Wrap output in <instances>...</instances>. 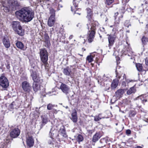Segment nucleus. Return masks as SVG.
Returning a JSON list of instances; mask_svg holds the SVG:
<instances>
[{
    "mask_svg": "<svg viewBox=\"0 0 148 148\" xmlns=\"http://www.w3.org/2000/svg\"><path fill=\"white\" fill-rule=\"evenodd\" d=\"M58 136H59V135L58 134L57 135V137H58Z\"/></svg>",
    "mask_w": 148,
    "mask_h": 148,
    "instance_id": "774afa93",
    "label": "nucleus"
},
{
    "mask_svg": "<svg viewBox=\"0 0 148 148\" xmlns=\"http://www.w3.org/2000/svg\"><path fill=\"white\" fill-rule=\"evenodd\" d=\"M56 106L54 104H52L51 103H49L47 105V108L49 110H52L54 109V107Z\"/></svg>",
    "mask_w": 148,
    "mask_h": 148,
    "instance_id": "2f4dec72",
    "label": "nucleus"
},
{
    "mask_svg": "<svg viewBox=\"0 0 148 148\" xmlns=\"http://www.w3.org/2000/svg\"><path fill=\"white\" fill-rule=\"evenodd\" d=\"M55 18L53 16H50L48 21V25L49 27H52L53 25L55 23Z\"/></svg>",
    "mask_w": 148,
    "mask_h": 148,
    "instance_id": "dca6fc26",
    "label": "nucleus"
},
{
    "mask_svg": "<svg viewBox=\"0 0 148 148\" xmlns=\"http://www.w3.org/2000/svg\"><path fill=\"white\" fill-rule=\"evenodd\" d=\"M15 104V102L14 101L10 105V106H11L12 108H14V106H13Z\"/></svg>",
    "mask_w": 148,
    "mask_h": 148,
    "instance_id": "603ef678",
    "label": "nucleus"
},
{
    "mask_svg": "<svg viewBox=\"0 0 148 148\" xmlns=\"http://www.w3.org/2000/svg\"><path fill=\"white\" fill-rule=\"evenodd\" d=\"M147 101V100L146 98H144V100L142 101V103H143L146 102Z\"/></svg>",
    "mask_w": 148,
    "mask_h": 148,
    "instance_id": "3c124183",
    "label": "nucleus"
},
{
    "mask_svg": "<svg viewBox=\"0 0 148 148\" xmlns=\"http://www.w3.org/2000/svg\"><path fill=\"white\" fill-rule=\"evenodd\" d=\"M123 17V16L122 15L121 16V18H122Z\"/></svg>",
    "mask_w": 148,
    "mask_h": 148,
    "instance_id": "338daca9",
    "label": "nucleus"
},
{
    "mask_svg": "<svg viewBox=\"0 0 148 148\" xmlns=\"http://www.w3.org/2000/svg\"><path fill=\"white\" fill-rule=\"evenodd\" d=\"M93 56L92 55H89L86 58V60L89 63L91 62L93 60Z\"/></svg>",
    "mask_w": 148,
    "mask_h": 148,
    "instance_id": "f704fd0d",
    "label": "nucleus"
},
{
    "mask_svg": "<svg viewBox=\"0 0 148 148\" xmlns=\"http://www.w3.org/2000/svg\"><path fill=\"white\" fill-rule=\"evenodd\" d=\"M135 148H142V147L140 146H137Z\"/></svg>",
    "mask_w": 148,
    "mask_h": 148,
    "instance_id": "bf43d9fd",
    "label": "nucleus"
},
{
    "mask_svg": "<svg viewBox=\"0 0 148 148\" xmlns=\"http://www.w3.org/2000/svg\"><path fill=\"white\" fill-rule=\"evenodd\" d=\"M20 131L18 128L12 130L10 133V136L12 138H16L20 134Z\"/></svg>",
    "mask_w": 148,
    "mask_h": 148,
    "instance_id": "9b49d317",
    "label": "nucleus"
},
{
    "mask_svg": "<svg viewBox=\"0 0 148 148\" xmlns=\"http://www.w3.org/2000/svg\"><path fill=\"white\" fill-rule=\"evenodd\" d=\"M16 45L18 48L22 49L24 50V46L23 44L21 42L18 41L16 43Z\"/></svg>",
    "mask_w": 148,
    "mask_h": 148,
    "instance_id": "bb28decb",
    "label": "nucleus"
},
{
    "mask_svg": "<svg viewBox=\"0 0 148 148\" xmlns=\"http://www.w3.org/2000/svg\"><path fill=\"white\" fill-rule=\"evenodd\" d=\"M118 125V123H116V125Z\"/></svg>",
    "mask_w": 148,
    "mask_h": 148,
    "instance_id": "69168bd1",
    "label": "nucleus"
},
{
    "mask_svg": "<svg viewBox=\"0 0 148 148\" xmlns=\"http://www.w3.org/2000/svg\"><path fill=\"white\" fill-rule=\"evenodd\" d=\"M0 85L4 88H6L9 86L8 80L4 73L2 74L0 77Z\"/></svg>",
    "mask_w": 148,
    "mask_h": 148,
    "instance_id": "423d86ee",
    "label": "nucleus"
},
{
    "mask_svg": "<svg viewBox=\"0 0 148 148\" xmlns=\"http://www.w3.org/2000/svg\"><path fill=\"white\" fill-rule=\"evenodd\" d=\"M60 134L64 137H66L67 135L66 133L65 130L64 129V127L62 126L60 129Z\"/></svg>",
    "mask_w": 148,
    "mask_h": 148,
    "instance_id": "cd10ccee",
    "label": "nucleus"
},
{
    "mask_svg": "<svg viewBox=\"0 0 148 148\" xmlns=\"http://www.w3.org/2000/svg\"><path fill=\"white\" fill-rule=\"evenodd\" d=\"M42 118V125H44L48 122V118L47 116L45 115L41 116Z\"/></svg>",
    "mask_w": 148,
    "mask_h": 148,
    "instance_id": "a878e982",
    "label": "nucleus"
},
{
    "mask_svg": "<svg viewBox=\"0 0 148 148\" xmlns=\"http://www.w3.org/2000/svg\"><path fill=\"white\" fill-rule=\"evenodd\" d=\"M108 39L109 42L108 47L110 48L111 46L113 45L116 38V36L114 34H110L108 35Z\"/></svg>",
    "mask_w": 148,
    "mask_h": 148,
    "instance_id": "9d476101",
    "label": "nucleus"
},
{
    "mask_svg": "<svg viewBox=\"0 0 148 148\" xmlns=\"http://www.w3.org/2000/svg\"><path fill=\"white\" fill-rule=\"evenodd\" d=\"M122 4H123V6L122 7V9L121 10V12L123 14L124 13L125 6L128 2L127 1H122Z\"/></svg>",
    "mask_w": 148,
    "mask_h": 148,
    "instance_id": "7c9ffc66",
    "label": "nucleus"
},
{
    "mask_svg": "<svg viewBox=\"0 0 148 148\" xmlns=\"http://www.w3.org/2000/svg\"><path fill=\"white\" fill-rule=\"evenodd\" d=\"M5 3H7V5L4 3V1L2 2L3 5L2 9L6 12L9 11V8L11 7L13 9H16V7L19 5V3L17 1H5Z\"/></svg>",
    "mask_w": 148,
    "mask_h": 148,
    "instance_id": "f03ea898",
    "label": "nucleus"
},
{
    "mask_svg": "<svg viewBox=\"0 0 148 148\" xmlns=\"http://www.w3.org/2000/svg\"><path fill=\"white\" fill-rule=\"evenodd\" d=\"M120 20H119H119H118V22H117V21H115V25H116V26H117V25H118V24H119V23H120Z\"/></svg>",
    "mask_w": 148,
    "mask_h": 148,
    "instance_id": "8fccbe9b",
    "label": "nucleus"
},
{
    "mask_svg": "<svg viewBox=\"0 0 148 148\" xmlns=\"http://www.w3.org/2000/svg\"><path fill=\"white\" fill-rule=\"evenodd\" d=\"M100 114H99L98 116H94V120L96 121H98L101 119V118L100 117Z\"/></svg>",
    "mask_w": 148,
    "mask_h": 148,
    "instance_id": "4c0bfd02",
    "label": "nucleus"
},
{
    "mask_svg": "<svg viewBox=\"0 0 148 148\" xmlns=\"http://www.w3.org/2000/svg\"><path fill=\"white\" fill-rule=\"evenodd\" d=\"M130 50H131V49H130V48H128L127 49V51H129V52L130 53H131L132 52V51H130Z\"/></svg>",
    "mask_w": 148,
    "mask_h": 148,
    "instance_id": "5fc2aeb1",
    "label": "nucleus"
},
{
    "mask_svg": "<svg viewBox=\"0 0 148 148\" xmlns=\"http://www.w3.org/2000/svg\"><path fill=\"white\" fill-rule=\"evenodd\" d=\"M134 82V81L133 80H130L129 79H127L126 81H125V82H126L127 84L129 83L130 82Z\"/></svg>",
    "mask_w": 148,
    "mask_h": 148,
    "instance_id": "49530a36",
    "label": "nucleus"
},
{
    "mask_svg": "<svg viewBox=\"0 0 148 148\" xmlns=\"http://www.w3.org/2000/svg\"><path fill=\"white\" fill-rule=\"evenodd\" d=\"M147 97V96L145 94H143L137 97H136L135 99L137 100L138 99H140V100L142 101L144 100V98H145Z\"/></svg>",
    "mask_w": 148,
    "mask_h": 148,
    "instance_id": "473e14b6",
    "label": "nucleus"
},
{
    "mask_svg": "<svg viewBox=\"0 0 148 148\" xmlns=\"http://www.w3.org/2000/svg\"><path fill=\"white\" fill-rule=\"evenodd\" d=\"M84 139L82 136L81 134H79L77 137V140L78 142L82 141Z\"/></svg>",
    "mask_w": 148,
    "mask_h": 148,
    "instance_id": "c9c22d12",
    "label": "nucleus"
},
{
    "mask_svg": "<svg viewBox=\"0 0 148 148\" xmlns=\"http://www.w3.org/2000/svg\"><path fill=\"white\" fill-rule=\"evenodd\" d=\"M123 77V84H124L125 82V81L126 80V76L125 74H124Z\"/></svg>",
    "mask_w": 148,
    "mask_h": 148,
    "instance_id": "c03bdc74",
    "label": "nucleus"
},
{
    "mask_svg": "<svg viewBox=\"0 0 148 148\" xmlns=\"http://www.w3.org/2000/svg\"><path fill=\"white\" fill-rule=\"evenodd\" d=\"M106 144V140L104 139H101L98 144V148H103L105 147Z\"/></svg>",
    "mask_w": 148,
    "mask_h": 148,
    "instance_id": "aec40b11",
    "label": "nucleus"
},
{
    "mask_svg": "<svg viewBox=\"0 0 148 148\" xmlns=\"http://www.w3.org/2000/svg\"><path fill=\"white\" fill-rule=\"evenodd\" d=\"M5 65L6 66V68L8 69H10V64H9L8 63H7V64H5Z\"/></svg>",
    "mask_w": 148,
    "mask_h": 148,
    "instance_id": "09e8293b",
    "label": "nucleus"
},
{
    "mask_svg": "<svg viewBox=\"0 0 148 148\" xmlns=\"http://www.w3.org/2000/svg\"><path fill=\"white\" fill-rule=\"evenodd\" d=\"M126 133L127 134L129 135L131 134V130H126Z\"/></svg>",
    "mask_w": 148,
    "mask_h": 148,
    "instance_id": "de8ad7c7",
    "label": "nucleus"
},
{
    "mask_svg": "<svg viewBox=\"0 0 148 148\" xmlns=\"http://www.w3.org/2000/svg\"><path fill=\"white\" fill-rule=\"evenodd\" d=\"M71 10L72 11H73V7L72 6L71 7Z\"/></svg>",
    "mask_w": 148,
    "mask_h": 148,
    "instance_id": "e2e57ef3",
    "label": "nucleus"
},
{
    "mask_svg": "<svg viewBox=\"0 0 148 148\" xmlns=\"http://www.w3.org/2000/svg\"><path fill=\"white\" fill-rule=\"evenodd\" d=\"M145 64L146 65L148 66V60L146 58L145 60Z\"/></svg>",
    "mask_w": 148,
    "mask_h": 148,
    "instance_id": "864d4df0",
    "label": "nucleus"
},
{
    "mask_svg": "<svg viewBox=\"0 0 148 148\" xmlns=\"http://www.w3.org/2000/svg\"><path fill=\"white\" fill-rule=\"evenodd\" d=\"M124 92L123 89H119L115 92V95L114 97H116L117 99H119L122 97Z\"/></svg>",
    "mask_w": 148,
    "mask_h": 148,
    "instance_id": "4468645a",
    "label": "nucleus"
},
{
    "mask_svg": "<svg viewBox=\"0 0 148 148\" xmlns=\"http://www.w3.org/2000/svg\"><path fill=\"white\" fill-rule=\"evenodd\" d=\"M17 17L19 20L24 22H28L34 17V12L29 7H24L15 12Z\"/></svg>",
    "mask_w": 148,
    "mask_h": 148,
    "instance_id": "f257e3e1",
    "label": "nucleus"
},
{
    "mask_svg": "<svg viewBox=\"0 0 148 148\" xmlns=\"http://www.w3.org/2000/svg\"><path fill=\"white\" fill-rule=\"evenodd\" d=\"M99 32H101L104 34H106V32L104 28L103 27H101L99 29Z\"/></svg>",
    "mask_w": 148,
    "mask_h": 148,
    "instance_id": "a19ab883",
    "label": "nucleus"
},
{
    "mask_svg": "<svg viewBox=\"0 0 148 148\" xmlns=\"http://www.w3.org/2000/svg\"><path fill=\"white\" fill-rule=\"evenodd\" d=\"M62 91L66 95H67L70 91L69 86L66 84L62 83L60 87Z\"/></svg>",
    "mask_w": 148,
    "mask_h": 148,
    "instance_id": "1a4fd4ad",
    "label": "nucleus"
},
{
    "mask_svg": "<svg viewBox=\"0 0 148 148\" xmlns=\"http://www.w3.org/2000/svg\"><path fill=\"white\" fill-rule=\"evenodd\" d=\"M135 115V113L134 111H131L130 114V115L131 116L133 117Z\"/></svg>",
    "mask_w": 148,
    "mask_h": 148,
    "instance_id": "a18cd8bd",
    "label": "nucleus"
},
{
    "mask_svg": "<svg viewBox=\"0 0 148 148\" xmlns=\"http://www.w3.org/2000/svg\"><path fill=\"white\" fill-rule=\"evenodd\" d=\"M34 82L33 84V87L34 91L35 92H37L40 90V86L39 84Z\"/></svg>",
    "mask_w": 148,
    "mask_h": 148,
    "instance_id": "b1692460",
    "label": "nucleus"
},
{
    "mask_svg": "<svg viewBox=\"0 0 148 148\" xmlns=\"http://www.w3.org/2000/svg\"><path fill=\"white\" fill-rule=\"evenodd\" d=\"M119 67H117L116 68L115 72L116 78L114 79L112 83L111 88L112 89H114L116 87L119 83V79L121 77V73H120V71H119Z\"/></svg>",
    "mask_w": 148,
    "mask_h": 148,
    "instance_id": "39448f33",
    "label": "nucleus"
},
{
    "mask_svg": "<svg viewBox=\"0 0 148 148\" xmlns=\"http://www.w3.org/2000/svg\"><path fill=\"white\" fill-rule=\"evenodd\" d=\"M110 87H109L108 88H106V89H105V90H107V91H108V90H109L110 89Z\"/></svg>",
    "mask_w": 148,
    "mask_h": 148,
    "instance_id": "052dcab7",
    "label": "nucleus"
},
{
    "mask_svg": "<svg viewBox=\"0 0 148 148\" xmlns=\"http://www.w3.org/2000/svg\"><path fill=\"white\" fill-rule=\"evenodd\" d=\"M129 22L127 21H126L124 24L125 26L127 27H128L129 25H130V24H129Z\"/></svg>",
    "mask_w": 148,
    "mask_h": 148,
    "instance_id": "37998d69",
    "label": "nucleus"
},
{
    "mask_svg": "<svg viewBox=\"0 0 148 148\" xmlns=\"http://www.w3.org/2000/svg\"><path fill=\"white\" fill-rule=\"evenodd\" d=\"M40 57L48 56V53L47 50L45 48H42L40 49Z\"/></svg>",
    "mask_w": 148,
    "mask_h": 148,
    "instance_id": "f3484780",
    "label": "nucleus"
},
{
    "mask_svg": "<svg viewBox=\"0 0 148 148\" xmlns=\"http://www.w3.org/2000/svg\"><path fill=\"white\" fill-rule=\"evenodd\" d=\"M77 14H78L79 15H80V13H77Z\"/></svg>",
    "mask_w": 148,
    "mask_h": 148,
    "instance_id": "0e129e2a",
    "label": "nucleus"
},
{
    "mask_svg": "<svg viewBox=\"0 0 148 148\" xmlns=\"http://www.w3.org/2000/svg\"><path fill=\"white\" fill-rule=\"evenodd\" d=\"M63 72L64 74L66 76H70L71 72V69L68 67L64 69Z\"/></svg>",
    "mask_w": 148,
    "mask_h": 148,
    "instance_id": "412c9836",
    "label": "nucleus"
},
{
    "mask_svg": "<svg viewBox=\"0 0 148 148\" xmlns=\"http://www.w3.org/2000/svg\"><path fill=\"white\" fill-rule=\"evenodd\" d=\"M71 115V119L73 123H77V116L76 111L75 110L74 112H72Z\"/></svg>",
    "mask_w": 148,
    "mask_h": 148,
    "instance_id": "2eb2a0df",
    "label": "nucleus"
},
{
    "mask_svg": "<svg viewBox=\"0 0 148 148\" xmlns=\"http://www.w3.org/2000/svg\"><path fill=\"white\" fill-rule=\"evenodd\" d=\"M99 35H100V38H101L102 37V36H101V35H100V33H99Z\"/></svg>",
    "mask_w": 148,
    "mask_h": 148,
    "instance_id": "680f3d73",
    "label": "nucleus"
},
{
    "mask_svg": "<svg viewBox=\"0 0 148 148\" xmlns=\"http://www.w3.org/2000/svg\"><path fill=\"white\" fill-rule=\"evenodd\" d=\"M142 41L143 43H145L148 41V39L145 36H143L142 39Z\"/></svg>",
    "mask_w": 148,
    "mask_h": 148,
    "instance_id": "58836bf2",
    "label": "nucleus"
},
{
    "mask_svg": "<svg viewBox=\"0 0 148 148\" xmlns=\"http://www.w3.org/2000/svg\"><path fill=\"white\" fill-rule=\"evenodd\" d=\"M100 133L97 132L93 136L92 138V141L95 142L97 141L100 138Z\"/></svg>",
    "mask_w": 148,
    "mask_h": 148,
    "instance_id": "6ab92c4d",
    "label": "nucleus"
},
{
    "mask_svg": "<svg viewBox=\"0 0 148 148\" xmlns=\"http://www.w3.org/2000/svg\"><path fill=\"white\" fill-rule=\"evenodd\" d=\"M57 132L56 130H55L53 127L50 130L49 132V135L50 137H54L56 134V133Z\"/></svg>",
    "mask_w": 148,
    "mask_h": 148,
    "instance_id": "5701e85b",
    "label": "nucleus"
},
{
    "mask_svg": "<svg viewBox=\"0 0 148 148\" xmlns=\"http://www.w3.org/2000/svg\"><path fill=\"white\" fill-rule=\"evenodd\" d=\"M73 35H71L69 37V39H70V40H71V39H72V38H73Z\"/></svg>",
    "mask_w": 148,
    "mask_h": 148,
    "instance_id": "4d7b16f0",
    "label": "nucleus"
},
{
    "mask_svg": "<svg viewBox=\"0 0 148 148\" xmlns=\"http://www.w3.org/2000/svg\"><path fill=\"white\" fill-rule=\"evenodd\" d=\"M55 11L53 8H50V13L51 14L50 16H52L53 17H55Z\"/></svg>",
    "mask_w": 148,
    "mask_h": 148,
    "instance_id": "e433bc0d",
    "label": "nucleus"
},
{
    "mask_svg": "<svg viewBox=\"0 0 148 148\" xmlns=\"http://www.w3.org/2000/svg\"><path fill=\"white\" fill-rule=\"evenodd\" d=\"M22 86L23 90L26 92H29L31 90V86L27 81L23 82L22 83Z\"/></svg>",
    "mask_w": 148,
    "mask_h": 148,
    "instance_id": "0eeeda50",
    "label": "nucleus"
},
{
    "mask_svg": "<svg viewBox=\"0 0 148 148\" xmlns=\"http://www.w3.org/2000/svg\"><path fill=\"white\" fill-rule=\"evenodd\" d=\"M119 13L118 12L115 13L114 14V16L115 17V19H116V17L118 15V14Z\"/></svg>",
    "mask_w": 148,
    "mask_h": 148,
    "instance_id": "6e6d98bb",
    "label": "nucleus"
},
{
    "mask_svg": "<svg viewBox=\"0 0 148 148\" xmlns=\"http://www.w3.org/2000/svg\"><path fill=\"white\" fill-rule=\"evenodd\" d=\"M31 76L32 78V79L34 82H38L40 81V78L36 71H34L33 70H30Z\"/></svg>",
    "mask_w": 148,
    "mask_h": 148,
    "instance_id": "6e6552de",
    "label": "nucleus"
},
{
    "mask_svg": "<svg viewBox=\"0 0 148 148\" xmlns=\"http://www.w3.org/2000/svg\"><path fill=\"white\" fill-rule=\"evenodd\" d=\"M40 59L41 61L40 64H41V66H42L43 65H44L45 67L47 66V65L48 64L47 62L48 56L40 57Z\"/></svg>",
    "mask_w": 148,
    "mask_h": 148,
    "instance_id": "f8f14e48",
    "label": "nucleus"
},
{
    "mask_svg": "<svg viewBox=\"0 0 148 148\" xmlns=\"http://www.w3.org/2000/svg\"><path fill=\"white\" fill-rule=\"evenodd\" d=\"M12 25L13 29L16 34L21 36L24 35L23 30L19 22L13 21L12 23Z\"/></svg>",
    "mask_w": 148,
    "mask_h": 148,
    "instance_id": "20e7f679",
    "label": "nucleus"
},
{
    "mask_svg": "<svg viewBox=\"0 0 148 148\" xmlns=\"http://www.w3.org/2000/svg\"><path fill=\"white\" fill-rule=\"evenodd\" d=\"M87 28L88 30L87 38L88 42L91 43L93 41L95 37L96 27L95 26L92 25H92L87 24Z\"/></svg>",
    "mask_w": 148,
    "mask_h": 148,
    "instance_id": "7ed1b4c3",
    "label": "nucleus"
},
{
    "mask_svg": "<svg viewBox=\"0 0 148 148\" xmlns=\"http://www.w3.org/2000/svg\"><path fill=\"white\" fill-rule=\"evenodd\" d=\"M79 3L78 1H73V4L74 7L75 8L77 7Z\"/></svg>",
    "mask_w": 148,
    "mask_h": 148,
    "instance_id": "ea45409f",
    "label": "nucleus"
},
{
    "mask_svg": "<svg viewBox=\"0 0 148 148\" xmlns=\"http://www.w3.org/2000/svg\"><path fill=\"white\" fill-rule=\"evenodd\" d=\"M86 10L87 13V15L86 17L90 21L91 19V16L92 14L91 9L88 8H86Z\"/></svg>",
    "mask_w": 148,
    "mask_h": 148,
    "instance_id": "4be33fe9",
    "label": "nucleus"
},
{
    "mask_svg": "<svg viewBox=\"0 0 148 148\" xmlns=\"http://www.w3.org/2000/svg\"><path fill=\"white\" fill-rule=\"evenodd\" d=\"M3 43L5 47L6 48H8L10 46V43L9 39L7 37H4L3 40Z\"/></svg>",
    "mask_w": 148,
    "mask_h": 148,
    "instance_id": "a211bd4d",
    "label": "nucleus"
},
{
    "mask_svg": "<svg viewBox=\"0 0 148 148\" xmlns=\"http://www.w3.org/2000/svg\"><path fill=\"white\" fill-rule=\"evenodd\" d=\"M62 5H60V4L59 5H58V7L59 8H60V7L62 8Z\"/></svg>",
    "mask_w": 148,
    "mask_h": 148,
    "instance_id": "13d9d810",
    "label": "nucleus"
},
{
    "mask_svg": "<svg viewBox=\"0 0 148 148\" xmlns=\"http://www.w3.org/2000/svg\"><path fill=\"white\" fill-rule=\"evenodd\" d=\"M136 67L138 71H142L143 66L142 64L140 63L136 64Z\"/></svg>",
    "mask_w": 148,
    "mask_h": 148,
    "instance_id": "72a5a7b5",
    "label": "nucleus"
},
{
    "mask_svg": "<svg viewBox=\"0 0 148 148\" xmlns=\"http://www.w3.org/2000/svg\"><path fill=\"white\" fill-rule=\"evenodd\" d=\"M55 142L54 140L53 137H50L47 139V142L49 144L53 145V143Z\"/></svg>",
    "mask_w": 148,
    "mask_h": 148,
    "instance_id": "c85d7f7f",
    "label": "nucleus"
},
{
    "mask_svg": "<svg viewBox=\"0 0 148 148\" xmlns=\"http://www.w3.org/2000/svg\"><path fill=\"white\" fill-rule=\"evenodd\" d=\"M44 41L48 45L50 44L49 37L47 34H45L44 36Z\"/></svg>",
    "mask_w": 148,
    "mask_h": 148,
    "instance_id": "c756f323",
    "label": "nucleus"
},
{
    "mask_svg": "<svg viewBox=\"0 0 148 148\" xmlns=\"http://www.w3.org/2000/svg\"><path fill=\"white\" fill-rule=\"evenodd\" d=\"M27 144L30 147L33 146L34 144V140L32 136H28L27 138Z\"/></svg>",
    "mask_w": 148,
    "mask_h": 148,
    "instance_id": "ddd939ff",
    "label": "nucleus"
},
{
    "mask_svg": "<svg viewBox=\"0 0 148 148\" xmlns=\"http://www.w3.org/2000/svg\"><path fill=\"white\" fill-rule=\"evenodd\" d=\"M136 89L133 86L130 88L127 92V94L128 95H130L132 93H134L136 92Z\"/></svg>",
    "mask_w": 148,
    "mask_h": 148,
    "instance_id": "393cba45",
    "label": "nucleus"
},
{
    "mask_svg": "<svg viewBox=\"0 0 148 148\" xmlns=\"http://www.w3.org/2000/svg\"><path fill=\"white\" fill-rule=\"evenodd\" d=\"M113 2V1H106L105 3L108 5H110Z\"/></svg>",
    "mask_w": 148,
    "mask_h": 148,
    "instance_id": "79ce46f5",
    "label": "nucleus"
}]
</instances>
